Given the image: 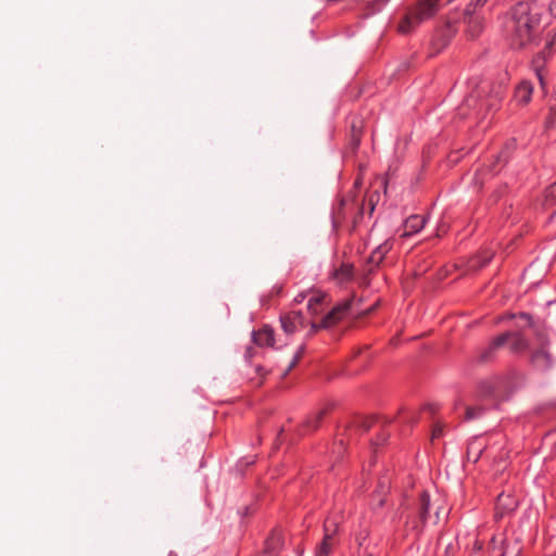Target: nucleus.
I'll return each instance as SVG.
<instances>
[{"instance_id": "nucleus-39", "label": "nucleus", "mask_w": 556, "mask_h": 556, "mask_svg": "<svg viewBox=\"0 0 556 556\" xmlns=\"http://www.w3.org/2000/svg\"><path fill=\"white\" fill-rule=\"evenodd\" d=\"M337 444H339V446H338V447H339V448H338V450H339V453H341V452H345L346 447H345L344 442H343V440H342V439H340V440H339V442H338Z\"/></svg>"}, {"instance_id": "nucleus-17", "label": "nucleus", "mask_w": 556, "mask_h": 556, "mask_svg": "<svg viewBox=\"0 0 556 556\" xmlns=\"http://www.w3.org/2000/svg\"><path fill=\"white\" fill-rule=\"evenodd\" d=\"M471 5L472 4H469L466 9V14H469V17L467 21V23H468L467 31L469 33L470 37L475 38L482 31L483 25L479 17L472 15Z\"/></svg>"}, {"instance_id": "nucleus-12", "label": "nucleus", "mask_w": 556, "mask_h": 556, "mask_svg": "<svg viewBox=\"0 0 556 556\" xmlns=\"http://www.w3.org/2000/svg\"><path fill=\"white\" fill-rule=\"evenodd\" d=\"M329 413V407H323L308 416L305 421L302 424L300 432L301 434H307L309 432H313L317 430L326 417V415Z\"/></svg>"}, {"instance_id": "nucleus-38", "label": "nucleus", "mask_w": 556, "mask_h": 556, "mask_svg": "<svg viewBox=\"0 0 556 556\" xmlns=\"http://www.w3.org/2000/svg\"><path fill=\"white\" fill-rule=\"evenodd\" d=\"M520 317H521V318H523V319H526V320L529 323V325H530V326H532V317H531V315H530V314H528V313H521V314H520Z\"/></svg>"}, {"instance_id": "nucleus-19", "label": "nucleus", "mask_w": 556, "mask_h": 556, "mask_svg": "<svg viewBox=\"0 0 556 556\" xmlns=\"http://www.w3.org/2000/svg\"><path fill=\"white\" fill-rule=\"evenodd\" d=\"M324 535L332 539H338L340 522L334 517H327L324 522Z\"/></svg>"}, {"instance_id": "nucleus-11", "label": "nucleus", "mask_w": 556, "mask_h": 556, "mask_svg": "<svg viewBox=\"0 0 556 556\" xmlns=\"http://www.w3.org/2000/svg\"><path fill=\"white\" fill-rule=\"evenodd\" d=\"M355 276V268L353 264L342 263L338 268H334L330 278L336 281V283L343 286L351 282Z\"/></svg>"}, {"instance_id": "nucleus-16", "label": "nucleus", "mask_w": 556, "mask_h": 556, "mask_svg": "<svg viewBox=\"0 0 556 556\" xmlns=\"http://www.w3.org/2000/svg\"><path fill=\"white\" fill-rule=\"evenodd\" d=\"M338 544L339 539H328L324 535L321 542L316 546L314 556H329Z\"/></svg>"}, {"instance_id": "nucleus-5", "label": "nucleus", "mask_w": 556, "mask_h": 556, "mask_svg": "<svg viewBox=\"0 0 556 556\" xmlns=\"http://www.w3.org/2000/svg\"><path fill=\"white\" fill-rule=\"evenodd\" d=\"M279 320L283 332L288 336L293 334L307 326L303 313L298 311L281 314Z\"/></svg>"}, {"instance_id": "nucleus-44", "label": "nucleus", "mask_w": 556, "mask_h": 556, "mask_svg": "<svg viewBox=\"0 0 556 556\" xmlns=\"http://www.w3.org/2000/svg\"><path fill=\"white\" fill-rule=\"evenodd\" d=\"M500 556H507V549H504Z\"/></svg>"}, {"instance_id": "nucleus-18", "label": "nucleus", "mask_w": 556, "mask_h": 556, "mask_svg": "<svg viewBox=\"0 0 556 556\" xmlns=\"http://www.w3.org/2000/svg\"><path fill=\"white\" fill-rule=\"evenodd\" d=\"M283 545V539L280 532L273 531L265 542V551L269 554L277 553Z\"/></svg>"}, {"instance_id": "nucleus-29", "label": "nucleus", "mask_w": 556, "mask_h": 556, "mask_svg": "<svg viewBox=\"0 0 556 556\" xmlns=\"http://www.w3.org/2000/svg\"><path fill=\"white\" fill-rule=\"evenodd\" d=\"M388 2L389 0H375L374 2L370 3L371 12H379Z\"/></svg>"}, {"instance_id": "nucleus-28", "label": "nucleus", "mask_w": 556, "mask_h": 556, "mask_svg": "<svg viewBox=\"0 0 556 556\" xmlns=\"http://www.w3.org/2000/svg\"><path fill=\"white\" fill-rule=\"evenodd\" d=\"M481 412H482L481 408L467 407L466 408V419L467 420L473 419L477 416H479L481 414Z\"/></svg>"}, {"instance_id": "nucleus-25", "label": "nucleus", "mask_w": 556, "mask_h": 556, "mask_svg": "<svg viewBox=\"0 0 556 556\" xmlns=\"http://www.w3.org/2000/svg\"><path fill=\"white\" fill-rule=\"evenodd\" d=\"M305 349H306L305 343H303V344H301L299 346V349L295 352L292 361L290 362L288 368L285 371V376L288 375L292 370V368H294L298 365V363L300 362V359L303 357V355L305 353Z\"/></svg>"}, {"instance_id": "nucleus-14", "label": "nucleus", "mask_w": 556, "mask_h": 556, "mask_svg": "<svg viewBox=\"0 0 556 556\" xmlns=\"http://www.w3.org/2000/svg\"><path fill=\"white\" fill-rule=\"evenodd\" d=\"M426 224V218L420 215H410L404 223V236L418 233Z\"/></svg>"}, {"instance_id": "nucleus-26", "label": "nucleus", "mask_w": 556, "mask_h": 556, "mask_svg": "<svg viewBox=\"0 0 556 556\" xmlns=\"http://www.w3.org/2000/svg\"><path fill=\"white\" fill-rule=\"evenodd\" d=\"M345 205V201L343 199L340 200L338 208L333 212V225L337 227L343 219V207Z\"/></svg>"}, {"instance_id": "nucleus-30", "label": "nucleus", "mask_w": 556, "mask_h": 556, "mask_svg": "<svg viewBox=\"0 0 556 556\" xmlns=\"http://www.w3.org/2000/svg\"><path fill=\"white\" fill-rule=\"evenodd\" d=\"M493 355H494V352H488V346H486L479 353L478 361L479 362H488L493 357Z\"/></svg>"}, {"instance_id": "nucleus-35", "label": "nucleus", "mask_w": 556, "mask_h": 556, "mask_svg": "<svg viewBox=\"0 0 556 556\" xmlns=\"http://www.w3.org/2000/svg\"><path fill=\"white\" fill-rule=\"evenodd\" d=\"M424 410H428L430 414L434 415L439 410V406L437 404H427L424 406Z\"/></svg>"}, {"instance_id": "nucleus-42", "label": "nucleus", "mask_w": 556, "mask_h": 556, "mask_svg": "<svg viewBox=\"0 0 556 556\" xmlns=\"http://www.w3.org/2000/svg\"><path fill=\"white\" fill-rule=\"evenodd\" d=\"M304 296L299 295L294 299L295 302L301 303L303 301Z\"/></svg>"}, {"instance_id": "nucleus-2", "label": "nucleus", "mask_w": 556, "mask_h": 556, "mask_svg": "<svg viewBox=\"0 0 556 556\" xmlns=\"http://www.w3.org/2000/svg\"><path fill=\"white\" fill-rule=\"evenodd\" d=\"M505 93V85L492 80H483L475 93L466 99V104L468 106L478 104V115L486 117L488 114L496 112L501 108Z\"/></svg>"}, {"instance_id": "nucleus-37", "label": "nucleus", "mask_w": 556, "mask_h": 556, "mask_svg": "<svg viewBox=\"0 0 556 556\" xmlns=\"http://www.w3.org/2000/svg\"><path fill=\"white\" fill-rule=\"evenodd\" d=\"M388 439V435L387 434H381L375 442L374 444L376 445H381L383 444Z\"/></svg>"}, {"instance_id": "nucleus-33", "label": "nucleus", "mask_w": 556, "mask_h": 556, "mask_svg": "<svg viewBox=\"0 0 556 556\" xmlns=\"http://www.w3.org/2000/svg\"><path fill=\"white\" fill-rule=\"evenodd\" d=\"M367 540V535H363V536H357V541H358V554H361L362 549L364 548V553L367 554V547H364V544Z\"/></svg>"}, {"instance_id": "nucleus-21", "label": "nucleus", "mask_w": 556, "mask_h": 556, "mask_svg": "<svg viewBox=\"0 0 556 556\" xmlns=\"http://www.w3.org/2000/svg\"><path fill=\"white\" fill-rule=\"evenodd\" d=\"M510 340V350L513 352H521L528 348V341L520 332H511Z\"/></svg>"}, {"instance_id": "nucleus-40", "label": "nucleus", "mask_w": 556, "mask_h": 556, "mask_svg": "<svg viewBox=\"0 0 556 556\" xmlns=\"http://www.w3.org/2000/svg\"><path fill=\"white\" fill-rule=\"evenodd\" d=\"M255 371L262 377L265 375L264 368L261 365L255 366Z\"/></svg>"}, {"instance_id": "nucleus-3", "label": "nucleus", "mask_w": 556, "mask_h": 556, "mask_svg": "<svg viewBox=\"0 0 556 556\" xmlns=\"http://www.w3.org/2000/svg\"><path fill=\"white\" fill-rule=\"evenodd\" d=\"M439 0H417L407 9L397 25V31L402 35L412 33L419 24L432 17L438 11Z\"/></svg>"}, {"instance_id": "nucleus-13", "label": "nucleus", "mask_w": 556, "mask_h": 556, "mask_svg": "<svg viewBox=\"0 0 556 556\" xmlns=\"http://www.w3.org/2000/svg\"><path fill=\"white\" fill-rule=\"evenodd\" d=\"M393 243L390 240H386L383 243L379 244L368 257L369 265L377 267L391 251Z\"/></svg>"}, {"instance_id": "nucleus-23", "label": "nucleus", "mask_w": 556, "mask_h": 556, "mask_svg": "<svg viewBox=\"0 0 556 556\" xmlns=\"http://www.w3.org/2000/svg\"><path fill=\"white\" fill-rule=\"evenodd\" d=\"M495 391V381L494 380H484L481 381L478 386V393L480 396L486 397L493 395Z\"/></svg>"}, {"instance_id": "nucleus-45", "label": "nucleus", "mask_w": 556, "mask_h": 556, "mask_svg": "<svg viewBox=\"0 0 556 556\" xmlns=\"http://www.w3.org/2000/svg\"><path fill=\"white\" fill-rule=\"evenodd\" d=\"M168 556H177V555H175V554L170 553Z\"/></svg>"}, {"instance_id": "nucleus-1", "label": "nucleus", "mask_w": 556, "mask_h": 556, "mask_svg": "<svg viewBox=\"0 0 556 556\" xmlns=\"http://www.w3.org/2000/svg\"><path fill=\"white\" fill-rule=\"evenodd\" d=\"M544 9L541 0H522L508 11L504 33L513 48L521 49L536 41L542 31Z\"/></svg>"}, {"instance_id": "nucleus-34", "label": "nucleus", "mask_w": 556, "mask_h": 556, "mask_svg": "<svg viewBox=\"0 0 556 556\" xmlns=\"http://www.w3.org/2000/svg\"><path fill=\"white\" fill-rule=\"evenodd\" d=\"M548 123L556 126V106H553L549 111Z\"/></svg>"}, {"instance_id": "nucleus-4", "label": "nucleus", "mask_w": 556, "mask_h": 556, "mask_svg": "<svg viewBox=\"0 0 556 556\" xmlns=\"http://www.w3.org/2000/svg\"><path fill=\"white\" fill-rule=\"evenodd\" d=\"M431 506L430 494L427 491H422L419 495L418 501V516L413 517L407 521V525L412 526V529L417 534L421 533L427 521L430 519L429 508Z\"/></svg>"}, {"instance_id": "nucleus-9", "label": "nucleus", "mask_w": 556, "mask_h": 556, "mask_svg": "<svg viewBox=\"0 0 556 556\" xmlns=\"http://www.w3.org/2000/svg\"><path fill=\"white\" fill-rule=\"evenodd\" d=\"M253 341L258 346L280 348L276 344L275 330L273 327L265 325L261 329L253 331Z\"/></svg>"}, {"instance_id": "nucleus-43", "label": "nucleus", "mask_w": 556, "mask_h": 556, "mask_svg": "<svg viewBox=\"0 0 556 556\" xmlns=\"http://www.w3.org/2000/svg\"><path fill=\"white\" fill-rule=\"evenodd\" d=\"M439 514H440L439 509H437L435 513H434V517H435L434 522H437L439 520Z\"/></svg>"}, {"instance_id": "nucleus-7", "label": "nucleus", "mask_w": 556, "mask_h": 556, "mask_svg": "<svg viewBox=\"0 0 556 556\" xmlns=\"http://www.w3.org/2000/svg\"><path fill=\"white\" fill-rule=\"evenodd\" d=\"M518 507V500L511 493L502 492L496 497L495 503V519L500 520L506 516L511 515Z\"/></svg>"}, {"instance_id": "nucleus-24", "label": "nucleus", "mask_w": 556, "mask_h": 556, "mask_svg": "<svg viewBox=\"0 0 556 556\" xmlns=\"http://www.w3.org/2000/svg\"><path fill=\"white\" fill-rule=\"evenodd\" d=\"M362 131L354 123L352 124V134L350 144L353 151H356L361 144Z\"/></svg>"}, {"instance_id": "nucleus-6", "label": "nucleus", "mask_w": 556, "mask_h": 556, "mask_svg": "<svg viewBox=\"0 0 556 556\" xmlns=\"http://www.w3.org/2000/svg\"><path fill=\"white\" fill-rule=\"evenodd\" d=\"M352 300H345L333 306L320 320V326L329 329L341 321L350 312Z\"/></svg>"}, {"instance_id": "nucleus-36", "label": "nucleus", "mask_w": 556, "mask_h": 556, "mask_svg": "<svg viewBox=\"0 0 556 556\" xmlns=\"http://www.w3.org/2000/svg\"><path fill=\"white\" fill-rule=\"evenodd\" d=\"M548 9L551 14L556 16V0H551Z\"/></svg>"}, {"instance_id": "nucleus-20", "label": "nucleus", "mask_w": 556, "mask_h": 556, "mask_svg": "<svg viewBox=\"0 0 556 556\" xmlns=\"http://www.w3.org/2000/svg\"><path fill=\"white\" fill-rule=\"evenodd\" d=\"M532 363L541 369L548 368L552 364L551 354L542 349L532 355Z\"/></svg>"}, {"instance_id": "nucleus-41", "label": "nucleus", "mask_w": 556, "mask_h": 556, "mask_svg": "<svg viewBox=\"0 0 556 556\" xmlns=\"http://www.w3.org/2000/svg\"><path fill=\"white\" fill-rule=\"evenodd\" d=\"M486 2H488V0H477V1H476V4H475V8H476V7H482V5H484Z\"/></svg>"}, {"instance_id": "nucleus-8", "label": "nucleus", "mask_w": 556, "mask_h": 556, "mask_svg": "<svg viewBox=\"0 0 556 556\" xmlns=\"http://www.w3.org/2000/svg\"><path fill=\"white\" fill-rule=\"evenodd\" d=\"M531 70L535 74L540 87L544 94L547 93V81H546V58L544 52L538 53L531 61Z\"/></svg>"}, {"instance_id": "nucleus-32", "label": "nucleus", "mask_w": 556, "mask_h": 556, "mask_svg": "<svg viewBox=\"0 0 556 556\" xmlns=\"http://www.w3.org/2000/svg\"><path fill=\"white\" fill-rule=\"evenodd\" d=\"M475 451H476V456H475L473 460L477 462L478 458L481 455V450L478 446H476V442L469 443V445H468V455L470 456Z\"/></svg>"}, {"instance_id": "nucleus-27", "label": "nucleus", "mask_w": 556, "mask_h": 556, "mask_svg": "<svg viewBox=\"0 0 556 556\" xmlns=\"http://www.w3.org/2000/svg\"><path fill=\"white\" fill-rule=\"evenodd\" d=\"M443 430L444 424L441 421H437L432 428V440L441 438L443 435Z\"/></svg>"}, {"instance_id": "nucleus-15", "label": "nucleus", "mask_w": 556, "mask_h": 556, "mask_svg": "<svg viewBox=\"0 0 556 556\" xmlns=\"http://www.w3.org/2000/svg\"><path fill=\"white\" fill-rule=\"evenodd\" d=\"M326 294L315 293L307 302V309L312 316H317L326 308Z\"/></svg>"}, {"instance_id": "nucleus-31", "label": "nucleus", "mask_w": 556, "mask_h": 556, "mask_svg": "<svg viewBox=\"0 0 556 556\" xmlns=\"http://www.w3.org/2000/svg\"><path fill=\"white\" fill-rule=\"evenodd\" d=\"M320 329H325L324 327L320 326V321L319 323L311 321L309 323V331L307 333V337L308 338L313 337Z\"/></svg>"}, {"instance_id": "nucleus-22", "label": "nucleus", "mask_w": 556, "mask_h": 556, "mask_svg": "<svg viewBox=\"0 0 556 556\" xmlns=\"http://www.w3.org/2000/svg\"><path fill=\"white\" fill-rule=\"evenodd\" d=\"M511 332H504L495 337L488 345V352H495L498 348L505 345L510 340Z\"/></svg>"}, {"instance_id": "nucleus-10", "label": "nucleus", "mask_w": 556, "mask_h": 556, "mask_svg": "<svg viewBox=\"0 0 556 556\" xmlns=\"http://www.w3.org/2000/svg\"><path fill=\"white\" fill-rule=\"evenodd\" d=\"M533 94V85L528 79H522L516 87L514 91V100L520 106L528 105L532 99Z\"/></svg>"}]
</instances>
